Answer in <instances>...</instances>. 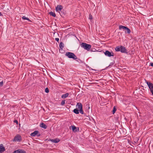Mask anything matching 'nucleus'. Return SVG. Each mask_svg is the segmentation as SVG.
Here are the masks:
<instances>
[{
	"label": "nucleus",
	"mask_w": 153,
	"mask_h": 153,
	"mask_svg": "<svg viewBox=\"0 0 153 153\" xmlns=\"http://www.w3.org/2000/svg\"><path fill=\"white\" fill-rule=\"evenodd\" d=\"M65 56L68 58L73 59H77V56L73 53L71 52H66L65 53Z\"/></svg>",
	"instance_id": "obj_1"
},
{
	"label": "nucleus",
	"mask_w": 153,
	"mask_h": 153,
	"mask_svg": "<svg viewBox=\"0 0 153 153\" xmlns=\"http://www.w3.org/2000/svg\"><path fill=\"white\" fill-rule=\"evenodd\" d=\"M80 45L81 47L87 51H89L91 47V45H90L84 42L82 43Z\"/></svg>",
	"instance_id": "obj_2"
},
{
	"label": "nucleus",
	"mask_w": 153,
	"mask_h": 153,
	"mask_svg": "<svg viewBox=\"0 0 153 153\" xmlns=\"http://www.w3.org/2000/svg\"><path fill=\"white\" fill-rule=\"evenodd\" d=\"M76 107L79 110V111L81 114H84V112L82 109V105L81 103H77L76 105Z\"/></svg>",
	"instance_id": "obj_3"
},
{
	"label": "nucleus",
	"mask_w": 153,
	"mask_h": 153,
	"mask_svg": "<svg viewBox=\"0 0 153 153\" xmlns=\"http://www.w3.org/2000/svg\"><path fill=\"white\" fill-rule=\"evenodd\" d=\"M146 82L150 89L152 94L153 95V84L150 82H148L146 80Z\"/></svg>",
	"instance_id": "obj_4"
},
{
	"label": "nucleus",
	"mask_w": 153,
	"mask_h": 153,
	"mask_svg": "<svg viewBox=\"0 0 153 153\" xmlns=\"http://www.w3.org/2000/svg\"><path fill=\"white\" fill-rule=\"evenodd\" d=\"M105 55L107 56L108 57H111V56H114V53L112 51L110 52L109 51L107 50L105 51V52H104Z\"/></svg>",
	"instance_id": "obj_5"
},
{
	"label": "nucleus",
	"mask_w": 153,
	"mask_h": 153,
	"mask_svg": "<svg viewBox=\"0 0 153 153\" xmlns=\"http://www.w3.org/2000/svg\"><path fill=\"white\" fill-rule=\"evenodd\" d=\"M36 135H37V137H39L40 136V134L38 130H36L30 134V136L32 137H34Z\"/></svg>",
	"instance_id": "obj_6"
},
{
	"label": "nucleus",
	"mask_w": 153,
	"mask_h": 153,
	"mask_svg": "<svg viewBox=\"0 0 153 153\" xmlns=\"http://www.w3.org/2000/svg\"><path fill=\"white\" fill-rule=\"evenodd\" d=\"M22 140V138L20 135L18 134L14 138L13 141H20Z\"/></svg>",
	"instance_id": "obj_7"
},
{
	"label": "nucleus",
	"mask_w": 153,
	"mask_h": 153,
	"mask_svg": "<svg viewBox=\"0 0 153 153\" xmlns=\"http://www.w3.org/2000/svg\"><path fill=\"white\" fill-rule=\"evenodd\" d=\"M63 8V7L61 5H58L56 8V11L59 12Z\"/></svg>",
	"instance_id": "obj_8"
},
{
	"label": "nucleus",
	"mask_w": 153,
	"mask_h": 153,
	"mask_svg": "<svg viewBox=\"0 0 153 153\" xmlns=\"http://www.w3.org/2000/svg\"><path fill=\"white\" fill-rule=\"evenodd\" d=\"M120 52L122 53H127L126 49L125 47L123 46H120Z\"/></svg>",
	"instance_id": "obj_9"
},
{
	"label": "nucleus",
	"mask_w": 153,
	"mask_h": 153,
	"mask_svg": "<svg viewBox=\"0 0 153 153\" xmlns=\"http://www.w3.org/2000/svg\"><path fill=\"white\" fill-rule=\"evenodd\" d=\"M5 151V149L2 144H0V153L4 152Z\"/></svg>",
	"instance_id": "obj_10"
},
{
	"label": "nucleus",
	"mask_w": 153,
	"mask_h": 153,
	"mask_svg": "<svg viewBox=\"0 0 153 153\" xmlns=\"http://www.w3.org/2000/svg\"><path fill=\"white\" fill-rule=\"evenodd\" d=\"M64 47V43L62 42H61L60 43L59 45V51H61L62 50V48Z\"/></svg>",
	"instance_id": "obj_11"
},
{
	"label": "nucleus",
	"mask_w": 153,
	"mask_h": 153,
	"mask_svg": "<svg viewBox=\"0 0 153 153\" xmlns=\"http://www.w3.org/2000/svg\"><path fill=\"white\" fill-rule=\"evenodd\" d=\"M50 140L53 143H57L59 142L60 140L58 138H56L54 139H51Z\"/></svg>",
	"instance_id": "obj_12"
},
{
	"label": "nucleus",
	"mask_w": 153,
	"mask_h": 153,
	"mask_svg": "<svg viewBox=\"0 0 153 153\" xmlns=\"http://www.w3.org/2000/svg\"><path fill=\"white\" fill-rule=\"evenodd\" d=\"M40 126L45 129H46L47 128V126L43 123H42L40 124Z\"/></svg>",
	"instance_id": "obj_13"
},
{
	"label": "nucleus",
	"mask_w": 153,
	"mask_h": 153,
	"mask_svg": "<svg viewBox=\"0 0 153 153\" xmlns=\"http://www.w3.org/2000/svg\"><path fill=\"white\" fill-rule=\"evenodd\" d=\"M68 95L69 94L68 93H66L65 94L62 95L61 97L62 99H65L66 97H67Z\"/></svg>",
	"instance_id": "obj_14"
},
{
	"label": "nucleus",
	"mask_w": 153,
	"mask_h": 153,
	"mask_svg": "<svg viewBox=\"0 0 153 153\" xmlns=\"http://www.w3.org/2000/svg\"><path fill=\"white\" fill-rule=\"evenodd\" d=\"M18 153H25L26 152L22 149H18L17 150Z\"/></svg>",
	"instance_id": "obj_15"
},
{
	"label": "nucleus",
	"mask_w": 153,
	"mask_h": 153,
	"mask_svg": "<svg viewBox=\"0 0 153 153\" xmlns=\"http://www.w3.org/2000/svg\"><path fill=\"white\" fill-rule=\"evenodd\" d=\"M120 49H121V48H120V46H118L116 47L115 48V50L116 51L118 52V51H120Z\"/></svg>",
	"instance_id": "obj_16"
},
{
	"label": "nucleus",
	"mask_w": 153,
	"mask_h": 153,
	"mask_svg": "<svg viewBox=\"0 0 153 153\" xmlns=\"http://www.w3.org/2000/svg\"><path fill=\"white\" fill-rule=\"evenodd\" d=\"M71 128L72 131L74 132H76L77 131L76 128L74 126H71Z\"/></svg>",
	"instance_id": "obj_17"
},
{
	"label": "nucleus",
	"mask_w": 153,
	"mask_h": 153,
	"mask_svg": "<svg viewBox=\"0 0 153 153\" xmlns=\"http://www.w3.org/2000/svg\"><path fill=\"white\" fill-rule=\"evenodd\" d=\"M126 30L125 31V33H127L128 34H129L131 33V30L130 29L128 28V27H127L126 29Z\"/></svg>",
	"instance_id": "obj_18"
},
{
	"label": "nucleus",
	"mask_w": 153,
	"mask_h": 153,
	"mask_svg": "<svg viewBox=\"0 0 153 153\" xmlns=\"http://www.w3.org/2000/svg\"><path fill=\"white\" fill-rule=\"evenodd\" d=\"M126 27H126V26H123L122 25H120L119 26V29H122L124 30H126Z\"/></svg>",
	"instance_id": "obj_19"
},
{
	"label": "nucleus",
	"mask_w": 153,
	"mask_h": 153,
	"mask_svg": "<svg viewBox=\"0 0 153 153\" xmlns=\"http://www.w3.org/2000/svg\"><path fill=\"white\" fill-rule=\"evenodd\" d=\"M79 110H78V109L77 108L74 109L73 110L74 112L76 114H79Z\"/></svg>",
	"instance_id": "obj_20"
},
{
	"label": "nucleus",
	"mask_w": 153,
	"mask_h": 153,
	"mask_svg": "<svg viewBox=\"0 0 153 153\" xmlns=\"http://www.w3.org/2000/svg\"><path fill=\"white\" fill-rule=\"evenodd\" d=\"M49 14L51 16H52L54 17L56 16V15L55 13L52 11L50 12Z\"/></svg>",
	"instance_id": "obj_21"
},
{
	"label": "nucleus",
	"mask_w": 153,
	"mask_h": 153,
	"mask_svg": "<svg viewBox=\"0 0 153 153\" xmlns=\"http://www.w3.org/2000/svg\"><path fill=\"white\" fill-rule=\"evenodd\" d=\"M75 60H76V61L77 62H78L79 63H83V61L81 60L80 59L78 58L77 57V59H76Z\"/></svg>",
	"instance_id": "obj_22"
},
{
	"label": "nucleus",
	"mask_w": 153,
	"mask_h": 153,
	"mask_svg": "<svg viewBox=\"0 0 153 153\" xmlns=\"http://www.w3.org/2000/svg\"><path fill=\"white\" fill-rule=\"evenodd\" d=\"M22 19L23 20H27L29 21L30 22H31V21L30 20V19L27 17H25V16H24L22 17Z\"/></svg>",
	"instance_id": "obj_23"
},
{
	"label": "nucleus",
	"mask_w": 153,
	"mask_h": 153,
	"mask_svg": "<svg viewBox=\"0 0 153 153\" xmlns=\"http://www.w3.org/2000/svg\"><path fill=\"white\" fill-rule=\"evenodd\" d=\"M116 110H117V109L115 108V107L114 106L113 108V110L112 111V113H113V114H114V113L115 112Z\"/></svg>",
	"instance_id": "obj_24"
},
{
	"label": "nucleus",
	"mask_w": 153,
	"mask_h": 153,
	"mask_svg": "<svg viewBox=\"0 0 153 153\" xmlns=\"http://www.w3.org/2000/svg\"><path fill=\"white\" fill-rule=\"evenodd\" d=\"M45 91L46 93H48L49 92V90L48 88H46L45 89Z\"/></svg>",
	"instance_id": "obj_25"
},
{
	"label": "nucleus",
	"mask_w": 153,
	"mask_h": 153,
	"mask_svg": "<svg viewBox=\"0 0 153 153\" xmlns=\"http://www.w3.org/2000/svg\"><path fill=\"white\" fill-rule=\"evenodd\" d=\"M65 104V100H62L61 102V105H63Z\"/></svg>",
	"instance_id": "obj_26"
},
{
	"label": "nucleus",
	"mask_w": 153,
	"mask_h": 153,
	"mask_svg": "<svg viewBox=\"0 0 153 153\" xmlns=\"http://www.w3.org/2000/svg\"><path fill=\"white\" fill-rule=\"evenodd\" d=\"M89 19L90 20L92 19V16L91 14H90L89 16Z\"/></svg>",
	"instance_id": "obj_27"
},
{
	"label": "nucleus",
	"mask_w": 153,
	"mask_h": 153,
	"mask_svg": "<svg viewBox=\"0 0 153 153\" xmlns=\"http://www.w3.org/2000/svg\"><path fill=\"white\" fill-rule=\"evenodd\" d=\"M3 85V81H2L0 82V86H2Z\"/></svg>",
	"instance_id": "obj_28"
},
{
	"label": "nucleus",
	"mask_w": 153,
	"mask_h": 153,
	"mask_svg": "<svg viewBox=\"0 0 153 153\" xmlns=\"http://www.w3.org/2000/svg\"><path fill=\"white\" fill-rule=\"evenodd\" d=\"M55 40L56 41H57L58 42H59V38H56L55 39Z\"/></svg>",
	"instance_id": "obj_29"
},
{
	"label": "nucleus",
	"mask_w": 153,
	"mask_h": 153,
	"mask_svg": "<svg viewBox=\"0 0 153 153\" xmlns=\"http://www.w3.org/2000/svg\"><path fill=\"white\" fill-rule=\"evenodd\" d=\"M90 51H96V49L95 48H94L93 49H91Z\"/></svg>",
	"instance_id": "obj_30"
},
{
	"label": "nucleus",
	"mask_w": 153,
	"mask_h": 153,
	"mask_svg": "<svg viewBox=\"0 0 153 153\" xmlns=\"http://www.w3.org/2000/svg\"><path fill=\"white\" fill-rule=\"evenodd\" d=\"M14 123H16L17 124H18V121L16 120H14Z\"/></svg>",
	"instance_id": "obj_31"
},
{
	"label": "nucleus",
	"mask_w": 153,
	"mask_h": 153,
	"mask_svg": "<svg viewBox=\"0 0 153 153\" xmlns=\"http://www.w3.org/2000/svg\"><path fill=\"white\" fill-rule=\"evenodd\" d=\"M114 64V63H111L109 65V66H111L112 65Z\"/></svg>",
	"instance_id": "obj_32"
},
{
	"label": "nucleus",
	"mask_w": 153,
	"mask_h": 153,
	"mask_svg": "<svg viewBox=\"0 0 153 153\" xmlns=\"http://www.w3.org/2000/svg\"><path fill=\"white\" fill-rule=\"evenodd\" d=\"M150 65L152 67H153V62H151L150 63Z\"/></svg>",
	"instance_id": "obj_33"
},
{
	"label": "nucleus",
	"mask_w": 153,
	"mask_h": 153,
	"mask_svg": "<svg viewBox=\"0 0 153 153\" xmlns=\"http://www.w3.org/2000/svg\"><path fill=\"white\" fill-rule=\"evenodd\" d=\"M13 153H18L17 151V150L15 151Z\"/></svg>",
	"instance_id": "obj_34"
},
{
	"label": "nucleus",
	"mask_w": 153,
	"mask_h": 153,
	"mask_svg": "<svg viewBox=\"0 0 153 153\" xmlns=\"http://www.w3.org/2000/svg\"><path fill=\"white\" fill-rule=\"evenodd\" d=\"M2 16V14L0 12V16Z\"/></svg>",
	"instance_id": "obj_35"
}]
</instances>
